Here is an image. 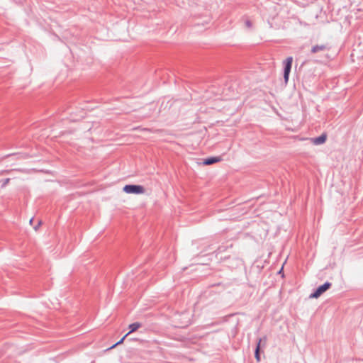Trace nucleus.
Here are the masks:
<instances>
[{
    "mask_svg": "<svg viewBox=\"0 0 363 363\" xmlns=\"http://www.w3.org/2000/svg\"><path fill=\"white\" fill-rule=\"evenodd\" d=\"M293 62V57H289L284 61V77L286 82L289 80V76L291 71V65Z\"/></svg>",
    "mask_w": 363,
    "mask_h": 363,
    "instance_id": "obj_3",
    "label": "nucleus"
},
{
    "mask_svg": "<svg viewBox=\"0 0 363 363\" xmlns=\"http://www.w3.org/2000/svg\"><path fill=\"white\" fill-rule=\"evenodd\" d=\"M128 335H127V334H126L125 335H124V336H123V337H122V338H121V339L118 342H116L115 345H113L111 347V348H113V347H115L116 345H118L122 344V343L123 342V341H124L125 338Z\"/></svg>",
    "mask_w": 363,
    "mask_h": 363,
    "instance_id": "obj_10",
    "label": "nucleus"
},
{
    "mask_svg": "<svg viewBox=\"0 0 363 363\" xmlns=\"http://www.w3.org/2000/svg\"><path fill=\"white\" fill-rule=\"evenodd\" d=\"M244 23H245V26L246 28H251L252 27V25H253V22L251 19L248 18H246L244 21Z\"/></svg>",
    "mask_w": 363,
    "mask_h": 363,
    "instance_id": "obj_8",
    "label": "nucleus"
},
{
    "mask_svg": "<svg viewBox=\"0 0 363 363\" xmlns=\"http://www.w3.org/2000/svg\"><path fill=\"white\" fill-rule=\"evenodd\" d=\"M123 190L126 194H143L145 193V189L141 185L128 184L123 186Z\"/></svg>",
    "mask_w": 363,
    "mask_h": 363,
    "instance_id": "obj_2",
    "label": "nucleus"
},
{
    "mask_svg": "<svg viewBox=\"0 0 363 363\" xmlns=\"http://www.w3.org/2000/svg\"><path fill=\"white\" fill-rule=\"evenodd\" d=\"M266 341H267V338L265 337L263 339H259V342H258L257 345V348L255 350V358H256L257 362L260 361L259 350H260L261 343H262V342H264V343H265Z\"/></svg>",
    "mask_w": 363,
    "mask_h": 363,
    "instance_id": "obj_4",
    "label": "nucleus"
},
{
    "mask_svg": "<svg viewBox=\"0 0 363 363\" xmlns=\"http://www.w3.org/2000/svg\"><path fill=\"white\" fill-rule=\"evenodd\" d=\"M220 160H221V159L220 157H210V158L206 159L203 162V164L204 165H210V164L218 162Z\"/></svg>",
    "mask_w": 363,
    "mask_h": 363,
    "instance_id": "obj_5",
    "label": "nucleus"
},
{
    "mask_svg": "<svg viewBox=\"0 0 363 363\" xmlns=\"http://www.w3.org/2000/svg\"><path fill=\"white\" fill-rule=\"evenodd\" d=\"M330 283L327 282L324 284L323 285L319 286V295L323 294V292L326 291L330 286Z\"/></svg>",
    "mask_w": 363,
    "mask_h": 363,
    "instance_id": "obj_7",
    "label": "nucleus"
},
{
    "mask_svg": "<svg viewBox=\"0 0 363 363\" xmlns=\"http://www.w3.org/2000/svg\"><path fill=\"white\" fill-rule=\"evenodd\" d=\"M316 50H317V46H314L312 48V50H311L312 52H315Z\"/></svg>",
    "mask_w": 363,
    "mask_h": 363,
    "instance_id": "obj_12",
    "label": "nucleus"
},
{
    "mask_svg": "<svg viewBox=\"0 0 363 363\" xmlns=\"http://www.w3.org/2000/svg\"><path fill=\"white\" fill-rule=\"evenodd\" d=\"M141 327V324L138 322H136V323H132L129 325V328L130 329V331L127 333V335H129L131 333H133L135 332V330H137L138 328H140Z\"/></svg>",
    "mask_w": 363,
    "mask_h": 363,
    "instance_id": "obj_6",
    "label": "nucleus"
},
{
    "mask_svg": "<svg viewBox=\"0 0 363 363\" xmlns=\"http://www.w3.org/2000/svg\"><path fill=\"white\" fill-rule=\"evenodd\" d=\"M335 56V52L332 51L330 48H326L325 46L319 45V57H325L319 62L325 64L329 60L333 58Z\"/></svg>",
    "mask_w": 363,
    "mask_h": 363,
    "instance_id": "obj_1",
    "label": "nucleus"
},
{
    "mask_svg": "<svg viewBox=\"0 0 363 363\" xmlns=\"http://www.w3.org/2000/svg\"><path fill=\"white\" fill-rule=\"evenodd\" d=\"M309 298H318V289H316L313 294H311Z\"/></svg>",
    "mask_w": 363,
    "mask_h": 363,
    "instance_id": "obj_11",
    "label": "nucleus"
},
{
    "mask_svg": "<svg viewBox=\"0 0 363 363\" xmlns=\"http://www.w3.org/2000/svg\"><path fill=\"white\" fill-rule=\"evenodd\" d=\"M327 139V134L323 133L320 135H319V144H323L325 142Z\"/></svg>",
    "mask_w": 363,
    "mask_h": 363,
    "instance_id": "obj_9",
    "label": "nucleus"
},
{
    "mask_svg": "<svg viewBox=\"0 0 363 363\" xmlns=\"http://www.w3.org/2000/svg\"><path fill=\"white\" fill-rule=\"evenodd\" d=\"M9 180H10L9 179H5L4 184V185L7 184L9 182Z\"/></svg>",
    "mask_w": 363,
    "mask_h": 363,
    "instance_id": "obj_13",
    "label": "nucleus"
},
{
    "mask_svg": "<svg viewBox=\"0 0 363 363\" xmlns=\"http://www.w3.org/2000/svg\"><path fill=\"white\" fill-rule=\"evenodd\" d=\"M282 269H283V267H281V269L279 270V272H281Z\"/></svg>",
    "mask_w": 363,
    "mask_h": 363,
    "instance_id": "obj_15",
    "label": "nucleus"
},
{
    "mask_svg": "<svg viewBox=\"0 0 363 363\" xmlns=\"http://www.w3.org/2000/svg\"><path fill=\"white\" fill-rule=\"evenodd\" d=\"M313 140H314L315 143H318V139L317 138L314 139Z\"/></svg>",
    "mask_w": 363,
    "mask_h": 363,
    "instance_id": "obj_14",
    "label": "nucleus"
}]
</instances>
